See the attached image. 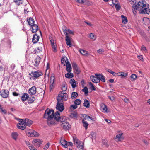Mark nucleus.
I'll list each match as a JSON object with an SVG mask.
<instances>
[{"label":"nucleus","mask_w":150,"mask_h":150,"mask_svg":"<svg viewBox=\"0 0 150 150\" xmlns=\"http://www.w3.org/2000/svg\"><path fill=\"white\" fill-rule=\"evenodd\" d=\"M133 8L134 9L138 10L141 14H149L150 13L149 5L144 1H139L136 4H134Z\"/></svg>","instance_id":"obj_1"},{"label":"nucleus","mask_w":150,"mask_h":150,"mask_svg":"<svg viewBox=\"0 0 150 150\" xmlns=\"http://www.w3.org/2000/svg\"><path fill=\"white\" fill-rule=\"evenodd\" d=\"M44 117L47 119V123L49 125L55 123V119H54L55 115L54 110L47 109L45 112Z\"/></svg>","instance_id":"obj_2"},{"label":"nucleus","mask_w":150,"mask_h":150,"mask_svg":"<svg viewBox=\"0 0 150 150\" xmlns=\"http://www.w3.org/2000/svg\"><path fill=\"white\" fill-rule=\"evenodd\" d=\"M68 95L66 93H62V92H60L58 95L57 98V101L59 102H62L63 101H65L67 100Z\"/></svg>","instance_id":"obj_3"},{"label":"nucleus","mask_w":150,"mask_h":150,"mask_svg":"<svg viewBox=\"0 0 150 150\" xmlns=\"http://www.w3.org/2000/svg\"><path fill=\"white\" fill-rule=\"evenodd\" d=\"M66 117L64 116H62L61 117H60L59 112L58 111L56 112L55 114L54 119H55V120L56 121L60 122L62 123L64 122L67 121L66 120Z\"/></svg>","instance_id":"obj_4"},{"label":"nucleus","mask_w":150,"mask_h":150,"mask_svg":"<svg viewBox=\"0 0 150 150\" xmlns=\"http://www.w3.org/2000/svg\"><path fill=\"white\" fill-rule=\"evenodd\" d=\"M73 139L74 144L76 145L78 148H79L80 150H83V143L79 140L76 137H73Z\"/></svg>","instance_id":"obj_5"},{"label":"nucleus","mask_w":150,"mask_h":150,"mask_svg":"<svg viewBox=\"0 0 150 150\" xmlns=\"http://www.w3.org/2000/svg\"><path fill=\"white\" fill-rule=\"evenodd\" d=\"M42 74V73L39 71H32L30 73V75L31 76V78H33V80H35L36 79L41 76Z\"/></svg>","instance_id":"obj_6"},{"label":"nucleus","mask_w":150,"mask_h":150,"mask_svg":"<svg viewBox=\"0 0 150 150\" xmlns=\"http://www.w3.org/2000/svg\"><path fill=\"white\" fill-rule=\"evenodd\" d=\"M18 120L19 122L25 124V126H30L33 124L32 121L28 119H18Z\"/></svg>","instance_id":"obj_7"},{"label":"nucleus","mask_w":150,"mask_h":150,"mask_svg":"<svg viewBox=\"0 0 150 150\" xmlns=\"http://www.w3.org/2000/svg\"><path fill=\"white\" fill-rule=\"evenodd\" d=\"M9 94V91L6 89H2L0 91V95L3 98H7L8 97Z\"/></svg>","instance_id":"obj_8"},{"label":"nucleus","mask_w":150,"mask_h":150,"mask_svg":"<svg viewBox=\"0 0 150 150\" xmlns=\"http://www.w3.org/2000/svg\"><path fill=\"white\" fill-rule=\"evenodd\" d=\"M56 109L59 111L62 112L64 109V107L63 105L62 102H59L57 101V104L56 106Z\"/></svg>","instance_id":"obj_9"},{"label":"nucleus","mask_w":150,"mask_h":150,"mask_svg":"<svg viewBox=\"0 0 150 150\" xmlns=\"http://www.w3.org/2000/svg\"><path fill=\"white\" fill-rule=\"evenodd\" d=\"M50 39L51 45L52 48L54 52H56L57 50L56 41L54 40L53 39V38H50Z\"/></svg>","instance_id":"obj_10"},{"label":"nucleus","mask_w":150,"mask_h":150,"mask_svg":"<svg viewBox=\"0 0 150 150\" xmlns=\"http://www.w3.org/2000/svg\"><path fill=\"white\" fill-rule=\"evenodd\" d=\"M62 127L65 130H69L70 128V125L67 121H65L61 124Z\"/></svg>","instance_id":"obj_11"},{"label":"nucleus","mask_w":150,"mask_h":150,"mask_svg":"<svg viewBox=\"0 0 150 150\" xmlns=\"http://www.w3.org/2000/svg\"><path fill=\"white\" fill-rule=\"evenodd\" d=\"M100 110L104 113H108V112L107 106L103 103H102L100 105Z\"/></svg>","instance_id":"obj_12"},{"label":"nucleus","mask_w":150,"mask_h":150,"mask_svg":"<svg viewBox=\"0 0 150 150\" xmlns=\"http://www.w3.org/2000/svg\"><path fill=\"white\" fill-rule=\"evenodd\" d=\"M39 134L36 131H33L32 132H28L27 135L32 137H37L39 136Z\"/></svg>","instance_id":"obj_13"},{"label":"nucleus","mask_w":150,"mask_h":150,"mask_svg":"<svg viewBox=\"0 0 150 150\" xmlns=\"http://www.w3.org/2000/svg\"><path fill=\"white\" fill-rule=\"evenodd\" d=\"M60 143L65 148L67 147L68 142L66 141L63 137H62L60 139Z\"/></svg>","instance_id":"obj_14"},{"label":"nucleus","mask_w":150,"mask_h":150,"mask_svg":"<svg viewBox=\"0 0 150 150\" xmlns=\"http://www.w3.org/2000/svg\"><path fill=\"white\" fill-rule=\"evenodd\" d=\"M50 79L51 80H52V82L51 81L50 83V91H51L54 87V82H55V78L54 76H51L50 78Z\"/></svg>","instance_id":"obj_15"},{"label":"nucleus","mask_w":150,"mask_h":150,"mask_svg":"<svg viewBox=\"0 0 150 150\" xmlns=\"http://www.w3.org/2000/svg\"><path fill=\"white\" fill-rule=\"evenodd\" d=\"M41 142L40 140L35 139L32 141V143L36 147H39L41 144Z\"/></svg>","instance_id":"obj_16"},{"label":"nucleus","mask_w":150,"mask_h":150,"mask_svg":"<svg viewBox=\"0 0 150 150\" xmlns=\"http://www.w3.org/2000/svg\"><path fill=\"white\" fill-rule=\"evenodd\" d=\"M29 93L31 95H34L36 93V88L33 86L30 88L28 90Z\"/></svg>","instance_id":"obj_17"},{"label":"nucleus","mask_w":150,"mask_h":150,"mask_svg":"<svg viewBox=\"0 0 150 150\" xmlns=\"http://www.w3.org/2000/svg\"><path fill=\"white\" fill-rule=\"evenodd\" d=\"M96 76L98 77L99 80H101L103 82H105V78L104 76L100 74H95Z\"/></svg>","instance_id":"obj_18"},{"label":"nucleus","mask_w":150,"mask_h":150,"mask_svg":"<svg viewBox=\"0 0 150 150\" xmlns=\"http://www.w3.org/2000/svg\"><path fill=\"white\" fill-rule=\"evenodd\" d=\"M66 43L67 46H68L69 47H71V44L73 42L72 38H66Z\"/></svg>","instance_id":"obj_19"},{"label":"nucleus","mask_w":150,"mask_h":150,"mask_svg":"<svg viewBox=\"0 0 150 150\" xmlns=\"http://www.w3.org/2000/svg\"><path fill=\"white\" fill-rule=\"evenodd\" d=\"M43 46V45L42 44H41L40 47H39L35 49L34 50L35 53L36 54H38L41 52L43 50L42 47Z\"/></svg>","instance_id":"obj_20"},{"label":"nucleus","mask_w":150,"mask_h":150,"mask_svg":"<svg viewBox=\"0 0 150 150\" xmlns=\"http://www.w3.org/2000/svg\"><path fill=\"white\" fill-rule=\"evenodd\" d=\"M90 79L93 82L96 83H98L100 82V80L98 77H96L93 76H92L90 77Z\"/></svg>","instance_id":"obj_21"},{"label":"nucleus","mask_w":150,"mask_h":150,"mask_svg":"<svg viewBox=\"0 0 150 150\" xmlns=\"http://www.w3.org/2000/svg\"><path fill=\"white\" fill-rule=\"evenodd\" d=\"M17 127L18 128L23 130L25 128V126L24 123L20 122L17 124Z\"/></svg>","instance_id":"obj_22"},{"label":"nucleus","mask_w":150,"mask_h":150,"mask_svg":"<svg viewBox=\"0 0 150 150\" xmlns=\"http://www.w3.org/2000/svg\"><path fill=\"white\" fill-rule=\"evenodd\" d=\"M30 26L31 27V28H32L31 31L33 33L36 32L38 29V26L36 24H35Z\"/></svg>","instance_id":"obj_23"},{"label":"nucleus","mask_w":150,"mask_h":150,"mask_svg":"<svg viewBox=\"0 0 150 150\" xmlns=\"http://www.w3.org/2000/svg\"><path fill=\"white\" fill-rule=\"evenodd\" d=\"M27 21L28 23V25L30 26H32L33 25L35 24L34 20L31 17L29 18V19H28Z\"/></svg>","instance_id":"obj_24"},{"label":"nucleus","mask_w":150,"mask_h":150,"mask_svg":"<svg viewBox=\"0 0 150 150\" xmlns=\"http://www.w3.org/2000/svg\"><path fill=\"white\" fill-rule=\"evenodd\" d=\"M70 83L71 84L72 87L73 88H75L76 87V81L73 79H71L70 81Z\"/></svg>","instance_id":"obj_25"},{"label":"nucleus","mask_w":150,"mask_h":150,"mask_svg":"<svg viewBox=\"0 0 150 150\" xmlns=\"http://www.w3.org/2000/svg\"><path fill=\"white\" fill-rule=\"evenodd\" d=\"M28 95L27 93H24L21 96V99L23 101H25L27 99H28Z\"/></svg>","instance_id":"obj_26"},{"label":"nucleus","mask_w":150,"mask_h":150,"mask_svg":"<svg viewBox=\"0 0 150 150\" xmlns=\"http://www.w3.org/2000/svg\"><path fill=\"white\" fill-rule=\"evenodd\" d=\"M121 17L122 18V23L125 24H126L127 23V17L124 16L123 15H122Z\"/></svg>","instance_id":"obj_27"},{"label":"nucleus","mask_w":150,"mask_h":150,"mask_svg":"<svg viewBox=\"0 0 150 150\" xmlns=\"http://www.w3.org/2000/svg\"><path fill=\"white\" fill-rule=\"evenodd\" d=\"M83 105L84 106L87 108L89 107L90 103L89 102L87 99L84 100L83 103Z\"/></svg>","instance_id":"obj_28"},{"label":"nucleus","mask_w":150,"mask_h":150,"mask_svg":"<svg viewBox=\"0 0 150 150\" xmlns=\"http://www.w3.org/2000/svg\"><path fill=\"white\" fill-rule=\"evenodd\" d=\"M65 76L68 78H71L73 77L74 75L72 73L68 72L65 74Z\"/></svg>","instance_id":"obj_29"},{"label":"nucleus","mask_w":150,"mask_h":150,"mask_svg":"<svg viewBox=\"0 0 150 150\" xmlns=\"http://www.w3.org/2000/svg\"><path fill=\"white\" fill-rule=\"evenodd\" d=\"M74 32L73 31L69 29H68V30L67 31V34H65L66 35L65 38H69V35H74Z\"/></svg>","instance_id":"obj_30"},{"label":"nucleus","mask_w":150,"mask_h":150,"mask_svg":"<svg viewBox=\"0 0 150 150\" xmlns=\"http://www.w3.org/2000/svg\"><path fill=\"white\" fill-rule=\"evenodd\" d=\"M67 71L68 72H70L71 71V67L70 64H67L66 65Z\"/></svg>","instance_id":"obj_31"},{"label":"nucleus","mask_w":150,"mask_h":150,"mask_svg":"<svg viewBox=\"0 0 150 150\" xmlns=\"http://www.w3.org/2000/svg\"><path fill=\"white\" fill-rule=\"evenodd\" d=\"M40 58H38L35 60V63L34 64V66L38 67V66L40 63Z\"/></svg>","instance_id":"obj_32"},{"label":"nucleus","mask_w":150,"mask_h":150,"mask_svg":"<svg viewBox=\"0 0 150 150\" xmlns=\"http://www.w3.org/2000/svg\"><path fill=\"white\" fill-rule=\"evenodd\" d=\"M23 0H14V2L17 5H19L22 4L23 3Z\"/></svg>","instance_id":"obj_33"},{"label":"nucleus","mask_w":150,"mask_h":150,"mask_svg":"<svg viewBox=\"0 0 150 150\" xmlns=\"http://www.w3.org/2000/svg\"><path fill=\"white\" fill-rule=\"evenodd\" d=\"M79 51L83 55H87L88 54V52L83 50L80 49Z\"/></svg>","instance_id":"obj_34"},{"label":"nucleus","mask_w":150,"mask_h":150,"mask_svg":"<svg viewBox=\"0 0 150 150\" xmlns=\"http://www.w3.org/2000/svg\"><path fill=\"white\" fill-rule=\"evenodd\" d=\"M82 122L83 126L85 127L86 129H87L88 128V124L84 119H83Z\"/></svg>","instance_id":"obj_35"},{"label":"nucleus","mask_w":150,"mask_h":150,"mask_svg":"<svg viewBox=\"0 0 150 150\" xmlns=\"http://www.w3.org/2000/svg\"><path fill=\"white\" fill-rule=\"evenodd\" d=\"M141 50L144 53H147L148 50L146 48L144 45H142L141 47Z\"/></svg>","instance_id":"obj_36"},{"label":"nucleus","mask_w":150,"mask_h":150,"mask_svg":"<svg viewBox=\"0 0 150 150\" xmlns=\"http://www.w3.org/2000/svg\"><path fill=\"white\" fill-rule=\"evenodd\" d=\"M0 112L2 113L6 114L7 113L6 110L2 107L1 105L0 104Z\"/></svg>","instance_id":"obj_37"},{"label":"nucleus","mask_w":150,"mask_h":150,"mask_svg":"<svg viewBox=\"0 0 150 150\" xmlns=\"http://www.w3.org/2000/svg\"><path fill=\"white\" fill-rule=\"evenodd\" d=\"M0 112L2 113L6 114L7 113L6 110L2 107L1 105L0 104Z\"/></svg>","instance_id":"obj_38"},{"label":"nucleus","mask_w":150,"mask_h":150,"mask_svg":"<svg viewBox=\"0 0 150 150\" xmlns=\"http://www.w3.org/2000/svg\"><path fill=\"white\" fill-rule=\"evenodd\" d=\"M18 135L17 133L16 132H13L11 134L12 137L15 140H16Z\"/></svg>","instance_id":"obj_39"},{"label":"nucleus","mask_w":150,"mask_h":150,"mask_svg":"<svg viewBox=\"0 0 150 150\" xmlns=\"http://www.w3.org/2000/svg\"><path fill=\"white\" fill-rule=\"evenodd\" d=\"M78 96V94L76 92H73L71 94V98L72 99L75 98Z\"/></svg>","instance_id":"obj_40"},{"label":"nucleus","mask_w":150,"mask_h":150,"mask_svg":"<svg viewBox=\"0 0 150 150\" xmlns=\"http://www.w3.org/2000/svg\"><path fill=\"white\" fill-rule=\"evenodd\" d=\"M35 99V98L34 97L29 98L28 99V103H31L34 102Z\"/></svg>","instance_id":"obj_41"},{"label":"nucleus","mask_w":150,"mask_h":150,"mask_svg":"<svg viewBox=\"0 0 150 150\" xmlns=\"http://www.w3.org/2000/svg\"><path fill=\"white\" fill-rule=\"evenodd\" d=\"M83 92L85 93V94L86 95H87L88 93V89L86 87H85L82 90Z\"/></svg>","instance_id":"obj_42"},{"label":"nucleus","mask_w":150,"mask_h":150,"mask_svg":"<svg viewBox=\"0 0 150 150\" xmlns=\"http://www.w3.org/2000/svg\"><path fill=\"white\" fill-rule=\"evenodd\" d=\"M89 85L90 87V88L92 90H95L96 88H95L94 85H93L92 83L90 82L89 83Z\"/></svg>","instance_id":"obj_43"},{"label":"nucleus","mask_w":150,"mask_h":150,"mask_svg":"<svg viewBox=\"0 0 150 150\" xmlns=\"http://www.w3.org/2000/svg\"><path fill=\"white\" fill-rule=\"evenodd\" d=\"M67 89V85L66 84H63L62 85V89L63 91H65Z\"/></svg>","instance_id":"obj_44"},{"label":"nucleus","mask_w":150,"mask_h":150,"mask_svg":"<svg viewBox=\"0 0 150 150\" xmlns=\"http://www.w3.org/2000/svg\"><path fill=\"white\" fill-rule=\"evenodd\" d=\"M83 117H84V120H88L89 119H91V120H93L92 119L91 117L88 115H84L83 116Z\"/></svg>","instance_id":"obj_45"},{"label":"nucleus","mask_w":150,"mask_h":150,"mask_svg":"<svg viewBox=\"0 0 150 150\" xmlns=\"http://www.w3.org/2000/svg\"><path fill=\"white\" fill-rule=\"evenodd\" d=\"M62 30L64 32V33L65 34H67V31L68 30V29H67V27L65 26H63L62 27Z\"/></svg>","instance_id":"obj_46"},{"label":"nucleus","mask_w":150,"mask_h":150,"mask_svg":"<svg viewBox=\"0 0 150 150\" xmlns=\"http://www.w3.org/2000/svg\"><path fill=\"white\" fill-rule=\"evenodd\" d=\"M114 6H115L116 10L117 11L120 10L121 8V6H120L119 3L117 4H116Z\"/></svg>","instance_id":"obj_47"},{"label":"nucleus","mask_w":150,"mask_h":150,"mask_svg":"<svg viewBox=\"0 0 150 150\" xmlns=\"http://www.w3.org/2000/svg\"><path fill=\"white\" fill-rule=\"evenodd\" d=\"M50 145V144L49 143H47V144L44 146L43 148V149L45 150H47L49 148Z\"/></svg>","instance_id":"obj_48"},{"label":"nucleus","mask_w":150,"mask_h":150,"mask_svg":"<svg viewBox=\"0 0 150 150\" xmlns=\"http://www.w3.org/2000/svg\"><path fill=\"white\" fill-rule=\"evenodd\" d=\"M131 78L133 80H135L137 77V76L135 74H132L130 76Z\"/></svg>","instance_id":"obj_49"},{"label":"nucleus","mask_w":150,"mask_h":150,"mask_svg":"<svg viewBox=\"0 0 150 150\" xmlns=\"http://www.w3.org/2000/svg\"><path fill=\"white\" fill-rule=\"evenodd\" d=\"M81 103V101L79 99H76L74 101V103L76 105H79Z\"/></svg>","instance_id":"obj_50"},{"label":"nucleus","mask_w":150,"mask_h":150,"mask_svg":"<svg viewBox=\"0 0 150 150\" xmlns=\"http://www.w3.org/2000/svg\"><path fill=\"white\" fill-rule=\"evenodd\" d=\"M107 143L108 141L107 140H102V144L103 145H105V146H107Z\"/></svg>","instance_id":"obj_51"},{"label":"nucleus","mask_w":150,"mask_h":150,"mask_svg":"<svg viewBox=\"0 0 150 150\" xmlns=\"http://www.w3.org/2000/svg\"><path fill=\"white\" fill-rule=\"evenodd\" d=\"M96 134L95 132H91L90 134L89 135V137L91 138H93V137L96 136Z\"/></svg>","instance_id":"obj_52"},{"label":"nucleus","mask_w":150,"mask_h":150,"mask_svg":"<svg viewBox=\"0 0 150 150\" xmlns=\"http://www.w3.org/2000/svg\"><path fill=\"white\" fill-rule=\"evenodd\" d=\"M39 38H32V42L34 43H36L39 40Z\"/></svg>","instance_id":"obj_53"},{"label":"nucleus","mask_w":150,"mask_h":150,"mask_svg":"<svg viewBox=\"0 0 150 150\" xmlns=\"http://www.w3.org/2000/svg\"><path fill=\"white\" fill-rule=\"evenodd\" d=\"M127 76V73H125L123 72H122V73H121V76L122 78L126 77Z\"/></svg>","instance_id":"obj_54"},{"label":"nucleus","mask_w":150,"mask_h":150,"mask_svg":"<svg viewBox=\"0 0 150 150\" xmlns=\"http://www.w3.org/2000/svg\"><path fill=\"white\" fill-rule=\"evenodd\" d=\"M97 52L100 54H102L104 52V50L102 49H100L98 50L97 51Z\"/></svg>","instance_id":"obj_55"},{"label":"nucleus","mask_w":150,"mask_h":150,"mask_svg":"<svg viewBox=\"0 0 150 150\" xmlns=\"http://www.w3.org/2000/svg\"><path fill=\"white\" fill-rule=\"evenodd\" d=\"M76 1L79 3L80 4H83L86 1V0H75Z\"/></svg>","instance_id":"obj_56"},{"label":"nucleus","mask_w":150,"mask_h":150,"mask_svg":"<svg viewBox=\"0 0 150 150\" xmlns=\"http://www.w3.org/2000/svg\"><path fill=\"white\" fill-rule=\"evenodd\" d=\"M112 2L114 6L116 4H117L119 3V2H118V1H117L116 0H112Z\"/></svg>","instance_id":"obj_57"},{"label":"nucleus","mask_w":150,"mask_h":150,"mask_svg":"<svg viewBox=\"0 0 150 150\" xmlns=\"http://www.w3.org/2000/svg\"><path fill=\"white\" fill-rule=\"evenodd\" d=\"M123 133H121L120 134H117L116 136V138H121V136L122 135Z\"/></svg>","instance_id":"obj_58"},{"label":"nucleus","mask_w":150,"mask_h":150,"mask_svg":"<svg viewBox=\"0 0 150 150\" xmlns=\"http://www.w3.org/2000/svg\"><path fill=\"white\" fill-rule=\"evenodd\" d=\"M75 72L77 74H78L80 72V69L78 68L75 71Z\"/></svg>","instance_id":"obj_59"},{"label":"nucleus","mask_w":150,"mask_h":150,"mask_svg":"<svg viewBox=\"0 0 150 150\" xmlns=\"http://www.w3.org/2000/svg\"><path fill=\"white\" fill-rule=\"evenodd\" d=\"M72 67L73 69L76 68L78 67L76 64L75 63H73L72 64Z\"/></svg>","instance_id":"obj_60"},{"label":"nucleus","mask_w":150,"mask_h":150,"mask_svg":"<svg viewBox=\"0 0 150 150\" xmlns=\"http://www.w3.org/2000/svg\"><path fill=\"white\" fill-rule=\"evenodd\" d=\"M25 142L26 143V145L28 146V147H30V146L32 145L28 142L26 141H25Z\"/></svg>","instance_id":"obj_61"},{"label":"nucleus","mask_w":150,"mask_h":150,"mask_svg":"<svg viewBox=\"0 0 150 150\" xmlns=\"http://www.w3.org/2000/svg\"><path fill=\"white\" fill-rule=\"evenodd\" d=\"M137 57L139 58L140 60L141 61H143V56L142 55H138V56H137Z\"/></svg>","instance_id":"obj_62"},{"label":"nucleus","mask_w":150,"mask_h":150,"mask_svg":"<svg viewBox=\"0 0 150 150\" xmlns=\"http://www.w3.org/2000/svg\"><path fill=\"white\" fill-rule=\"evenodd\" d=\"M29 148L30 150H37V149H36L35 147L33 146L32 145L29 147Z\"/></svg>","instance_id":"obj_63"},{"label":"nucleus","mask_w":150,"mask_h":150,"mask_svg":"<svg viewBox=\"0 0 150 150\" xmlns=\"http://www.w3.org/2000/svg\"><path fill=\"white\" fill-rule=\"evenodd\" d=\"M71 108H72L73 110H74L76 109L77 108V105H73L71 106Z\"/></svg>","instance_id":"obj_64"}]
</instances>
